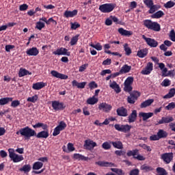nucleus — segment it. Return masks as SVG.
Returning <instances> with one entry per match:
<instances>
[{
	"mask_svg": "<svg viewBox=\"0 0 175 175\" xmlns=\"http://www.w3.org/2000/svg\"><path fill=\"white\" fill-rule=\"evenodd\" d=\"M137 118V111L133 110L132 113L128 116V122L131 124L135 122Z\"/></svg>",
	"mask_w": 175,
	"mask_h": 175,
	"instance_id": "obj_20",
	"label": "nucleus"
},
{
	"mask_svg": "<svg viewBox=\"0 0 175 175\" xmlns=\"http://www.w3.org/2000/svg\"><path fill=\"white\" fill-rule=\"evenodd\" d=\"M164 77H170L171 79H175V71L174 70H169L167 72H165V75H163Z\"/></svg>",
	"mask_w": 175,
	"mask_h": 175,
	"instance_id": "obj_42",
	"label": "nucleus"
},
{
	"mask_svg": "<svg viewBox=\"0 0 175 175\" xmlns=\"http://www.w3.org/2000/svg\"><path fill=\"white\" fill-rule=\"evenodd\" d=\"M114 128L116 131H118V132H123L124 133H128V132H131L132 126L129 124H115Z\"/></svg>",
	"mask_w": 175,
	"mask_h": 175,
	"instance_id": "obj_5",
	"label": "nucleus"
},
{
	"mask_svg": "<svg viewBox=\"0 0 175 175\" xmlns=\"http://www.w3.org/2000/svg\"><path fill=\"white\" fill-rule=\"evenodd\" d=\"M73 159L77 161H88V157H84L83 154L75 153L73 155Z\"/></svg>",
	"mask_w": 175,
	"mask_h": 175,
	"instance_id": "obj_32",
	"label": "nucleus"
},
{
	"mask_svg": "<svg viewBox=\"0 0 175 175\" xmlns=\"http://www.w3.org/2000/svg\"><path fill=\"white\" fill-rule=\"evenodd\" d=\"M152 116H154V113L152 112H148V113L139 112V117L140 118H142L143 121H147V120H148V118H151Z\"/></svg>",
	"mask_w": 175,
	"mask_h": 175,
	"instance_id": "obj_19",
	"label": "nucleus"
},
{
	"mask_svg": "<svg viewBox=\"0 0 175 175\" xmlns=\"http://www.w3.org/2000/svg\"><path fill=\"white\" fill-rule=\"evenodd\" d=\"M165 16V12L162 10H159L150 16L151 18H161Z\"/></svg>",
	"mask_w": 175,
	"mask_h": 175,
	"instance_id": "obj_29",
	"label": "nucleus"
},
{
	"mask_svg": "<svg viewBox=\"0 0 175 175\" xmlns=\"http://www.w3.org/2000/svg\"><path fill=\"white\" fill-rule=\"evenodd\" d=\"M52 107L53 110H55V111H58L59 110H62L65 109L64 103H60L59 101H53Z\"/></svg>",
	"mask_w": 175,
	"mask_h": 175,
	"instance_id": "obj_13",
	"label": "nucleus"
},
{
	"mask_svg": "<svg viewBox=\"0 0 175 175\" xmlns=\"http://www.w3.org/2000/svg\"><path fill=\"white\" fill-rule=\"evenodd\" d=\"M91 47H93V49H96L98 51H100L102 49H103V46L100 44V43H97L96 44H90Z\"/></svg>",
	"mask_w": 175,
	"mask_h": 175,
	"instance_id": "obj_49",
	"label": "nucleus"
},
{
	"mask_svg": "<svg viewBox=\"0 0 175 175\" xmlns=\"http://www.w3.org/2000/svg\"><path fill=\"white\" fill-rule=\"evenodd\" d=\"M71 29H77V28H79L80 24H79L77 22L75 23H71Z\"/></svg>",
	"mask_w": 175,
	"mask_h": 175,
	"instance_id": "obj_61",
	"label": "nucleus"
},
{
	"mask_svg": "<svg viewBox=\"0 0 175 175\" xmlns=\"http://www.w3.org/2000/svg\"><path fill=\"white\" fill-rule=\"evenodd\" d=\"M152 103H154V99H148L141 104V108L144 109L148 107V106H151Z\"/></svg>",
	"mask_w": 175,
	"mask_h": 175,
	"instance_id": "obj_33",
	"label": "nucleus"
},
{
	"mask_svg": "<svg viewBox=\"0 0 175 175\" xmlns=\"http://www.w3.org/2000/svg\"><path fill=\"white\" fill-rule=\"evenodd\" d=\"M26 54L29 56L36 57L39 54V49L36 47H32L27 49Z\"/></svg>",
	"mask_w": 175,
	"mask_h": 175,
	"instance_id": "obj_17",
	"label": "nucleus"
},
{
	"mask_svg": "<svg viewBox=\"0 0 175 175\" xmlns=\"http://www.w3.org/2000/svg\"><path fill=\"white\" fill-rule=\"evenodd\" d=\"M157 172L159 175H166L167 173H166V170L164 168L162 167H157Z\"/></svg>",
	"mask_w": 175,
	"mask_h": 175,
	"instance_id": "obj_53",
	"label": "nucleus"
},
{
	"mask_svg": "<svg viewBox=\"0 0 175 175\" xmlns=\"http://www.w3.org/2000/svg\"><path fill=\"white\" fill-rule=\"evenodd\" d=\"M170 84H172V82L170 79H164L161 83L162 87H169Z\"/></svg>",
	"mask_w": 175,
	"mask_h": 175,
	"instance_id": "obj_54",
	"label": "nucleus"
},
{
	"mask_svg": "<svg viewBox=\"0 0 175 175\" xmlns=\"http://www.w3.org/2000/svg\"><path fill=\"white\" fill-rule=\"evenodd\" d=\"M51 75L53 77H56V79H61L62 80H66V79H68V75H65L64 74L59 73L55 70H52L51 72Z\"/></svg>",
	"mask_w": 175,
	"mask_h": 175,
	"instance_id": "obj_18",
	"label": "nucleus"
},
{
	"mask_svg": "<svg viewBox=\"0 0 175 175\" xmlns=\"http://www.w3.org/2000/svg\"><path fill=\"white\" fill-rule=\"evenodd\" d=\"M96 165H98V166H102L105 167H113V166H114V163H109L107 161H98L96 162Z\"/></svg>",
	"mask_w": 175,
	"mask_h": 175,
	"instance_id": "obj_26",
	"label": "nucleus"
},
{
	"mask_svg": "<svg viewBox=\"0 0 175 175\" xmlns=\"http://www.w3.org/2000/svg\"><path fill=\"white\" fill-rule=\"evenodd\" d=\"M161 159H163V162L166 163L167 164L170 163L171 161H173V153H164L161 156Z\"/></svg>",
	"mask_w": 175,
	"mask_h": 175,
	"instance_id": "obj_11",
	"label": "nucleus"
},
{
	"mask_svg": "<svg viewBox=\"0 0 175 175\" xmlns=\"http://www.w3.org/2000/svg\"><path fill=\"white\" fill-rule=\"evenodd\" d=\"M96 146H98V144H96V142L91 139H88L85 141L84 147H85L86 150H92V148L96 147Z\"/></svg>",
	"mask_w": 175,
	"mask_h": 175,
	"instance_id": "obj_15",
	"label": "nucleus"
},
{
	"mask_svg": "<svg viewBox=\"0 0 175 175\" xmlns=\"http://www.w3.org/2000/svg\"><path fill=\"white\" fill-rule=\"evenodd\" d=\"M27 75H32V73L29 72V71L27 70L25 68H21L19 70V77H24V76H27Z\"/></svg>",
	"mask_w": 175,
	"mask_h": 175,
	"instance_id": "obj_37",
	"label": "nucleus"
},
{
	"mask_svg": "<svg viewBox=\"0 0 175 175\" xmlns=\"http://www.w3.org/2000/svg\"><path fill=\"white\" fill-rule=\"evenodd\" d=\"M142 39H144L148 46H150V47H157L158 46V42L153 38H147L146 36L143 35Z\"/></svg>",
	"mask_w": 175,
	"mask_h": 175,
	"instance_id": "obj_8",
	"label": "nucleus"
},
{
	"mask_svg": "<svg viewBox=\"0 0 175 175\" xmlns=\"http://www.w3.org/2000/svg\"><path fill=\"white\" fill-rule=\"evenodd\" d=\"M64 16L66 18H69V17H75V16H77V10H74L72 11L66 10L64 12Z\"/></svg>",
	"mask_w": 175,
	"mask_h": 175,
	"instance_id": "obj_23",
	"label": "nucleus"
},
{
	"mask_svg": "<svg viewBox=\"0 0 175 175\" xmlns=\"http://www.w3.org/2000/svg\"><path fill=\"white\" fill-rule=\"evenodd\" d=\"M12 101H13V98H10V97L2 98L0 99V105L4 106V105H8V103Z\"/></svg>",
	"mask_w": 175,
	"mask_h": 175,
	"instance_id": "obj_31",
	"label": "nucleus"
},
{
	"mask_svg": "<svg viewBox=\"0 0 175 175\" xmlns=\"http://www.w3.org/2000/svg\"><path fill=\"white\" fill-rule=\"evenodd\" d=\"M166 110H173L175 109V103H170L165 107Z\"/></svg>",
	"mask_w": 175,
	"mask_h": 175,
	"instance_id": "obj_60",
	"label": "nucleus"
},
{
	"mask_svg": "<svg viewBox=\"0 0 175 175\" xmlns=\"http://www.w3.org/2000/svg\"><path fill=\"white\" fill-rule=\"evenodd\" d=\"M109 87L110 88H112L116 94H120V92H121V88H120V85H118L115 81H109Z\"/></svg>",
	"mask_w": 175,
	"mask_h": 175,
	"instance_id": "obj_14",
	"label": "nucleus"
},
{
	"mask_svg": "<svg viewBox=\"0 0 175 175\" xmlns=\"http://www.w3.org/2000/svg\"><path fill=\"white\" fill-rule=\"evenodd\" d=\"M124 49L126 55H131V54H132V50H131V48L128 46V44H124Z\"/></svg>",
	"mask_w": 175,
	"mask_h": 175,
	"instance_id": "obj_47",
	"label": "nucleus"
},
{
	"mask_svg": "<svg viewBox=\"0 0 175 175\" xmlns=\"http://www.w3.org/2000/svg\"><path fill=\"white\" fill-rule=\"evenodd\" d=\"M132 84H133V77H127L124 83V91L125 92H131L133 90Z\"/></svg>",
	"mask_w": 175,
	"mask_h": 175,
	"instance_id": "obj_6",
	"label": "nucleus"
},
{
	"mask_svg": "<svg viewBox=\"0 0 175 175\" xmlns=\"http://www.w3.org/2000/svg\"><path fill=\"white\" fill-rule=\"evenodd\" d=\"M88 68V64H83L79 67V72H84Z\"/></svg>",
	"mask_w": 175,
	"mask_h": 175,
	"instance_id": "obj_62",
	"label": "nucleus"
},
{
	"mask_svg": "<svg viewBox=\"0 0 175 175\" xmlns=\"http://www.w3.org/2000/svg\"><path fill=\"white\" fill-rule=\"evenodd\" d=\"M169 38L172 42H175V31L174 29L170 31Z\"/></svg>",
	"mask_w": 175,
	"mask_h": 175,
	"instance_id": "obj_58",
	"label": "nucleus"
},
{
	"mask_svg": "<svg viewBox=\"0 0 175 175\" xmlns=\"http://www.w3.org/2000/svg\"><path fill=\"white\" fill-rule=\"evenodd\" d=\"M72 87H77V88H85L87 85V82L79 83L77 81L74 80L72 81Z\"/></svg>",
	"mask_w": 175,
	"mask_h": 175,
	"instance_id": "obj_25",
	"label": "nucleus"
},
{
	"mask_svg": "<svg viewBox=\"0 0 175 175\" xmlns=\"http://www.w3.org/2000/svg\"><path fill=\"white\" fill-rule=\"evenodd\" d=\"M139 96H140V92L137 91L134 92L128 97L127 102L131 105H133Z\"/></svg>",
	"mask_w": 175,
	"mask_h": 175,
	"instance_id": "obj_10",
	"label": "nucleus"
},
{
	"mask_svg": "<svg viewBox=\"0 0 175 175\" xmlns=\"http://www.w3.org/2000/svg\"><path fill=\"white\" fill-rule=\"evenodd\" d=\"M78 40H79V35H77V36L72 37L70 40V45L75 46V44H77Z\"/></svg>",
	"mask_w": 175,
	"mask_h": 175,
	"instance_id": "obj_52",
	"label": "nucleus"
},
{
	"mask_svg": "<svg viewBox=\"0 0 175 175\" xmlns=\"http://www.w3.org/2000/svg\"><path fill=\"white\" fill-rule=\"evenodd\" d=\"M131 69H132V66L125 64L121 68L120 73H122V75L129 73V72H131Z\"/></svg>",
	"mask_w": 175,
	"mask_h": 175,
	"instance_id": "obj_30",
	"label": "nucleus"
},
{
	"mask_svg": "<svg viewBox=\"0 0 175 175\" xmlns=\"http://www.w3.org/2000/svg\"><path fill=\"white\" fill-rule=\"evenodd\" d=\"M66 128V123L64 121H62L59 123V125L57 126L53 133V136H58L61 133V131H64Z\"/></svg>",
	"mask_w": 175,
	"mask_h": 175,
	"instance_id": "obj_7",
	"label": "nucleus"
},
{
	"mask_svg": "<svg viewBox=\"0 0 175 175\" xmlns=\"http://www.w3.org/2000/svg\"><path fill=\"white\" fill-rule=\"evenodd\" d=\"M159 9H161V6L158 5H152L150 7L148 13L149 14H154L157 12V10H159Z\"/></svg>",
	"mask_w": 175,
	"mask_h": 175,
	"instance_id": "obj_35",
	"label": "nucleus"
},
{
	"mask_svg": "<svg viewBox=\"0 0 175 175\" xmlns=\"http://www.w3.org/2000/svg\"><path fill=\"white\" fill-rule=\"evenodd\" d=\"M139 152V150H129L127 152V157H136L137 152Z\"/></svg>",
	"mask_w": 175,
	"mask_h": 175,
	"instance_id": "obj_50",
	"label": "nucleus"
},
{
	"mask_svg": "<svg viewBox=\"0 0 175 175\" xmlns=\"http://www.w3.org/2000/svg\"><path fill=\"white\" fill-rule=\"evenodd\" d=\"M111 144L115 148H118V150H122L124 148V146L122 145V142L120 141L112 142Z\"/></svg>",
	"mask_w": 175,
	"mask_h": 175,
	"instance_id": "obj_36",
	"label": "nucleus"
},
{
	"mask_svg": "<svg viewBox=\"0 0 175 175\" xmlns=\"http://www.w3.org/2000/svg\"><path fill=\"white\" fill-rule=\"evenodd\" d=\"M36 28H37V29H39V31H42V29L44 28V23L41 21L37 22Z\"/></svg>",
	"mask_w": 175,
	"mask_h": 175,
	"instance_id": "obj_51",
	"label": "nucleus"
},
{
	"mask_svg": "<svg viewBox=\"0 0 175 175\" xmlns=\"http://www.w3.org/2000/svg\"><path fill=\"white\" fill-rule=\"evenodd\" d=\"M19 170L20 172H24V173H29V172H31V165L29 164L25 165Z\"/></svg>",
	"mask_w": 175,
	"mask_h": 175,
	"instance_id": "obj_44",
	"label": "nucleus"
},
{
	"mask_svg": "<svg viewBox=\"0 0 175 175\" xmlns=\"http://www.w3.org/2000/svg\"><path fill=\"white\" fill-rule=\"evenodd\" d=\"M116 112L118 116H120V117H127L128 116V110L124 108V107L118 108Z\"/></svg>",
	"mask_w": 175,
	"mask_h": 175,
	"instance_id": "obj_22",
	"label": "nucleus"
},
{
	"mask_svg": "<svg viewBox=\"0 0 175 175\" xmlns=\"http://www.w3.org/2000/svg\"><path fill=\"white\" fill-rule=\"evenodd\" d=\"M174 120L173 117H163L164 124H169V122H172Z\"/></svg>",
	"mask_w": 175,
	"mask_h": 175,
	"instance_id": "obj_55",
	"label": "nucleus"
},
{
	"mask_svg": "<svg viewBox=\"0 0 175 175\" xmlns=\"http://www.w3.org/2000/svg\"><path fill=\"white\" fill-rule=\"evenodd\" d=\"M148 53V49L145 48V49L139 50L137 51V55L139 58H144V57H146Z\"/></svg>",
	"mask_w": 175,
	"mask_h": 175,
	"instance_id": "obj_28",
	"label": "nucleus"
},
{
	"mask_svg": "<svg viewBox=\"0 0 175 175\" xmlns=\"http://www.w3.org/2000/svg\"><path fill=\"white\" fill-rule=\"evenodd\" d=\"M12 107H17V106H20V101L18 100H13L11 103Z\"/></svg>",
	"mask_w": 175,
	"mask_h": 175,
	"instance_id": "obj_63",
	"label": "nucleus"
},
{
	"mask_svg": "<svg viewBox=\"0 0 175 175\" xmlns=\"http://www.w3.org/2000/svg\"><path fill=\"white\" fill-rule=\"evenodd\" d=\"M175 95V88H171L169 90L168 94H167L166 95H165L163 98V99H170V98H173V96H174Z\"/></svg>",
	"mask_w": 175,
	"mask_h": 175,
	"instance_id": "obj_34",
	"label": "nucleus"
},
{
	"mask_svg": "<svg viewBox=\"0 0 175 175\" xmlns=\"http://www.w3.org/2000/svg\"><path fill=\"white\" fill-rule=\"evenodd\" d=\"M111 109H113V107L106 103H102L98 105V109L105 113H109Z\"/></svg>",
	"mask_w": 175,
	"mask_h": 175,
	"instance_id": "obj_12",
	"label": "nucleus"
},
{
	"mask_svg": "<svg viewBox=\"0 0 175 175\" xmlns=\"http://www.w3.org/2000/svg\"><path fill=\"white\" fill-rule=\"evenodd\" d=\"M43 167V163L40 161H36L33 165V170H39Z\"/></svg>",
	"mask_w": 175,
	"mask_h": 175,
	"instance_id": "obj_41",
	"label": "nucleus"
},
{
	"mask_svg": "<svg viewBox=\"0 0 175 175\" xmlns=\"http://www.w3.org/2000/svg\"><path fill=\"white\" fill-rule=\"evenodd\" d=\"M159 68L161 69L162 72V76L165 75V73H167V68L165 67V64L163 63H158Z\"/></svg>",
	"mask_w": 175,
	"mask_h": 175,
	"instance_id": "obj_43",
	"label": "nucleus"
},
{
	"mask_svg": "<svg viewBox=\"0 0 175 175\" xmlns=\"http://www.w3.org/2000/svg\"><path fill=\"white\" fill-rule=\"evenodd\" d=\"M53 54H54V55H67L69 57V55H70V52L68 51V49L61 47L53 51Z\"/></svg>",
	"mask_w": 175,
	"mask_h": 175,
	"instance_id": "obj_9",
	"label": "nucleus"
},
{
	"mask_svg": "<svg viewBox=\"0 0 175 175\" xmlns=\"http://www.w3.org/2000/svg\"><path fill=\"white\" fill-rule=\"evenodd\" d=\"M28 9V5L27 4H23L19 6V10L21 12H24Z\"/></svg>",
	"mask_w": 175,
	"mask_h": 175,
	"instance_id": "obj_64",
	"label": "nucleus"
},
{
	"mask_svg": "<svg viewBox=\"0 0 175 175\" xmlns=\"http://www.w3.org/2000/svg\"><path fill=\"white\" fill-rule=\"evenodd\" d=\"M141 170H144L145 172H151L152 167L146 165H143L141 166Z\"/></svg>",
	"mask_w": 175,
	"mask_h": 175,
	"instance_id": "obj_56",
	"label": "nucleus"
},
{
	"mask_svg": "<svg viewBox=\"0 0 175 175\" xmlns=\"http://www.w3.org/2000/svg\"><path fill=\"white\" fill-rule=\"evenodd\" d=\"M16 135L23 136L25 139H31V137H33V136H36L37 139H47L49 136L48 129L36 134V131L29 126L21 129L18 131H16Z\"/></svg>",
	"mask_w": 175,
	"mask_h": 175,
	"instance_id": "obj_1",
	"label": "nucleus"
},
{
	"mask_svg": "<svg viewBox=\"0 0 175 175\" xmlns=\"http://www.w3.org/2000/svg\"><path fill=\"white\" fill-rule=\"evenodd\" d=\"M62 148H63V151H64V152H72V151H75V150H76V148H75L73 144H72V143H68L67 144L68 150L66 149V146H64Z\"/></svg>",
	"mask_w": 175,
	"mask_h": 175,
	"instance_id": "obj_27",
	"label": "nucleus"
},
{
	"mask_svg": "<svg viewBox=\"0 0 175 175\" xmlns=\"http://www.w3.org/2000/svg\"><path fill=\"white\" fill-rule=\"evenodd\" d=\"M154 68V64L151 62H148L146 66V68L142 70L141 72L142 75H150L151 72H152V69Z\"/></svg>",
	"mask_w": 175,
	"mask_h": 175,
	"instance_id": "obj_16",
	"label": "nucleus"
},
{
	"mask_svg": "<svg viewBox=\"0 0 175 175\" xmlns=\"http://www.w3.org/2000/svg\"><path fill=\"white\" fill-rule=\"evenodd\" d=\"M114 8H116L114 3H105L100 5L98 9L102 13H110L114 10Z\"/></svg>",
	"mask_w": 175,
	"mask_h": 175,
	"instance_id": "obj_4",
	"label": "nucleus"
},
{
	"mask_svg": "<svg viewBox=\"0 0 175 175\" xmlns=\"http://www.w3.org/2000/svg\"><path fill=\"white\" fill-rule=\"evenodd\" d=\"M157 135L159 139H165V137H167V133L162 129H159L157 132Z\"/></svg>",
	"mask_w": 175,
	"mask_h": 175,
	"instance_id": "obj_39",
	"label": "nucleus"
},
{
	"mask_svg": "<svg viewBox=\"0 0 175 175\" xmlns=\"http://www.w3.org/2000/svg\"><path fill=\"white\" fill-rule=\"evenodd\" d=\"M46 85H47V84L44 83V82H37L33 84L32 88L33 90L39 91V90H42V88H44V87H46Z\"/></svg>",
	"mask_w": 175,
	"mask_h": 175,
	"instance_id": "obj_24",
	"label": "nucleus"
},
{
	"mask_svg": "<svg viewBox=\"0 0 175 175\" xmlns=\"http://www.w3.org/2000/svg\"><path fill=\"white\" fill-rule=\"evenodd\" d=\"M144 3L149 9L150 7L154 4V1H152V0H144Z\"/></svg>",
	"mask_w": 175,
	"mask_h": 175,
	"instance_id": "obj_59",
	"label": "nucleus"
},
{
	"mask_svg": "<svg viewBox=\"0 0 175 175\" xmlns=\"http://www.w3.org/2000/svg\"><path fill=\"white\" fill-rule=\"evenodd\" d=\"M118 32H119V33L121 34L122 36L129 37L133 35V31L126 30L124 28H119Z\"/></svg>",
	"mask_w": 175,
	"mask_h": 175,
	"instance_id": "obj_21",
	"label": "nucleus"
},
{
	"mask_svg": "<svg viewBox=\"0 0 175 175\" xmlns=\"http://www.w3.org/2000/svg\"><path fill=\"white\" fill-rule=\"evenodd\" d=\"M111 172H113V173H116L118 175H125V172L122 171L121 169L118 168H111Z\"/></svg>",
	"mask_w": 175,
	"mask_h": 175,
	"instance_id": "obj_45",
	"label": "nucleus"
},
{
	"mask_svg": "<svg viewBox=\"0 0 175 175\" xmlns=\"http://www.w3.org/2000/svg\"><path fill=\"white\" fill-rule=\"evenodd\" d=\"M175 3L172 1H169L166 3L164 4V8L165 9H172V8L174 7Z\"/></svg>",
	"mask_w": 175,
	"mask_h": 175,
	"instance_id": "obj_46",
	"label": "nucleus"
},
{
	"mask_svg": "<svg viewBox=\"0 0 175 175\" xmlns=\"http://www.w3.org/2000/svg\"><path fill=\"white\" fill-rule=\"evenodd\" d=\"M33 128L36 129V128H42L43 130L47 129L49 128V126L47 124L42 123V122H38L36 124L33 125Z\"/></svg>",
	"mask_w": 175,
	"mask_h": 175,
	"instance_id": "obj_38",
	"label": "nucleus"
},
{
	"mask_svg": "<svg viewBox=\"0 0 175 175\" xmlns=\"http://www.w3.org/2000/svg\"><path fill=\"white\" fill-rule=\"evenodd\" d=\"M38 98L39 97L38 96V95L36 94L31 97L27 98V102H31V103H35L38 100Z\"/></svg>",
	"mask_w": 175,
	"mask_h": 175,
	"instance_id": "obj_48",
	"label": "nucleus"
},
{
	"mask_svg": "<svg viewBox=\"0 0 175 175\" xmlns=\"http://www.w3.org/2000/svg\"><path fill=\"white\" fill-rule=\"evenodd\" d=\"M87 103L88 105H95L96 103H98V98L93 96L87 100Z\"/></svg>",
	"mask_w": 175,
	"mask_h": 175,
	"instance_id": "obj_40",
	"label": "nucleus"
},
{
	"mask_svg": "<svg viewBox=\"0 0 175 175\" xmlns=\"http://www.w3.org/2000/svg\"><path fill=\"white\" fill-rule=\"evenodd\" d=\"M8 154L10 159L14 163H18V162H21V161H24V157L21 154H18L14 152V149L9 148Z\"/></svg>",
	"mask_w": 175,
	"mask_h": 175,
	"instance_id": "obj_3",
	"label": "nucleus"
},
{
	"mask_svg": "<svg viewBox=\"0 0 175 175\" xmlns=\"http://www.w3.org/2000/svg\"><path fill=\"white\" fill-rule=\"evenodd\" d=\"M102 148L104 150H110V148H111V145H110V143L105 142L102 144Z\"/></svg>",
	"mask_w": 175,
	"mask_h": 175,
	"instance_id": "obj_57",
	"label": "nucleus"
},
{
	"mask_svg": "<svg viewBox=\"0 0 175 175\" xmlns=\"http://www.w3.org/2000/svg\"><path fill=\"white\" fill-rule=\"evenodd\" d=\"M144 27L148 29H151L155 32H159L161 31V25L158 22H154L150 19H146L143 21Z\"/></svg>",
	"mask_w": 175,
	"mask_h": 175,
	"instance_id": "obj_2",
	"label": "nucleus"
}]
</instances>
